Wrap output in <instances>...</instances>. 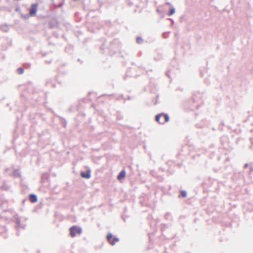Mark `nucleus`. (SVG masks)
<instances>
[{"instance_id":"f257e3e1","label":"nucleus","mask_w":253,"mask_h":253,"mask_svg":"<svg viewBox=\"0 0 253 253\" xmlns=\"http://www.w3.org/2000/svg\"><path fill=\"white\" fill-rule=\"evenodd\" d=\"M155 120L160 124H164L169 120V117L167 114L161 113L156 116Z\"/></svg>"},{"instance_id":"6e6552de","label":"nucleus","mask_w":253,"mask_h":253,"mask_svg":"<svg viewBox=\"0 0 253 253\" xmlns=\"http://www.w3.org/2000/svg\"><path fill=\"white\" fill-rule=\"evenodd\" d=\"M175 12V9L174 8H171L170 9L169 12V13H168V15L169 16H170L171 15H172L173 14H174Z\"/></svg>"},{"instance_id":"9b49d317","label":"nucleus","mask_w":253,"mask_h":253,"mask_svg":"<svg viewBox=\"0 0 253 253\" xmlns=\"http://www.w3.org/2000/svg\"><path fill=\"white\" fill-rule=\"evenodd\" d=\"M141 41H142V39L140 38H138L137 39V42L138 43H140Z\"/></svg>"},{"instance_id":"9d476101","label":"nucleus","mask_w":253,"mask_h":253,"mask_svg":"<svg viewBox=\"0 0 253 253\" xmlns=\"http://www.w3.org/2000/svg\"><path fill=\"white\" fill-rule=\"evenodd\" d=\"M180 196L185 197L186 196V192L185 191H181L180 192Z\"/></svg>"},{"instance_id":"423d86ee","label":"nucleus","mask_w":253,"mask_h":253,"mask_svg":"<svg viewBox=\"0 0 253 253\" xmlns=\"http://www.w3.org/2000/svg\"><path fill=\"white\" fill-rule=\"evenodd\" d=\"M90 171L87 170L86 172H82L81 173V175L83 178H89L90 177Z\"/></svg>"},{"instance_id":"1a4fd4ad","label":"nucleus","mask_w":253,"mask_h":253,"mask_svg":"<svg viewBox=\"0 0 253 253\" xmlns=\"http://www.w3.org/2000/svg\"><path fill=\"white\" fill-rule=\"evenodd\" d=\"M17 72L19 74H22L24 72V70L22 68H19L17 69Z\"/></svg>"},{"instance_id":"0eeeda50","label":"nucleus","mask_w":253,"mask_h":253,"mask_svg":"<svg viewBox=\"0 0 253 253\" xmlns=\"http://www.w3.org/2000/svg\"><path fill=\"white\" fill-rule=\"evenodd\" d=\"M29 199L32 203H35L38 200L37 196L34 194H31L29 196Z\"/></svg>"},{"instance_id":"20e7f679","label":"nucleus","mask_w":253,"mask_h":253,"mask_svg":"<svg viewBox=\"0 0 253 253\" xmlns=\"http://www.w3.org/2000/svg\"><path fill=\"white\" fill-rule=\"evenodd\" d=\"M37 4H33L31 5V8L29 11V14L31 16H34L37 11Z\"/></svg>"},{"instance_id":"f03ea898","label":"nucleus","mask_w":253,"mask_h":253,"mask_svg":"<svg viewBox=\"0 0 253 253\" xmlns=\"http://www.w3.org/2000/svg\"><path fill=\"white\" fill-rule=\"evenodd\" d=\"M82 233V228L77 226H73L70 228V234L72 237H75L77 235Z\"/></svg>"},{"instance_id":"39448f33","label":"nucleus","mask_w":253,"mask_h":253,"mask_svg":"<svg viewBox=\"0 0 253 253\" xmlns=\"http://www.w3.org/2000/svg\"><path fill=\"white\" fill-rule=\"evenodd\" d=\"M126 173L125 170H122L117 176L118 180H121L122 179L126 177Z\"/></svg>"},{"instance_id":"7ed1b4c3","label":"nucleus","mask_w":253,"mask_h":253,"mask_svg":"<svg viewBox=\"0 0 253 253\" xmlns=\"http://www.w3.org/2000/svg\"><path fill=\"white\" fill-rule=\"evenodd\" d=\"M107 239L108 242L112 245H114L116 242H118L119 241V239L118 238H114L113 239V235L111 233L107 235Z\"/></svg>"}]
</instances>
